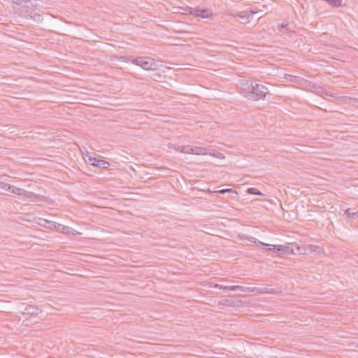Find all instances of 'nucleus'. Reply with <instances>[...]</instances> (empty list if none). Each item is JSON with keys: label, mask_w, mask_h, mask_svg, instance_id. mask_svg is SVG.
Instances as JSON below:
<instances>
[{"label": "nucleus", "mask_w": 358, "mask_h": 358, "mask_svg": "<svg viewBox=\"0 0 358 358\" xmlns=\"http://www.w3.org/2000/svg\"><path fill=\"white\" fill-rule=\"evenodd\" d=\"M96 166L106 169L110 166V163L106 160L99 159V162H97V164H96Z\"/></svg>", "instance_id": "obj_16"}, {"label": "nucleus", "mask_w": 358, "mask_h": 358, "mask_svg": "<svg viewBox=\"0 0 358 358\" xmlns=\"http://www.w3.org/2000/svg\"><path fill=\"white\" fill-rule=\"evenodd\" d=\"M192 154L194 155H204L206 154V148L202 147H193L192 146Z\"/></svg>", "instance_id": "obj_15"}, {"label": "nucleus", "mask_w": 358, "mask_h": 358, "mask_svg": "<svg viewBox=\"0 0 358 358\" xmlns=\"http://www.w3.org/2000/svg\"><path fill=\"white\" fill-rule=\"evenodd\" d=\"M29 18L33 19L34 21L39 22L41 20V15L37 13H34L29 16Z\"/></svg>", "instance_id": "obj_23"}, {"label": "nucleus", "mask_w": 358, "mask_h": 358, "mask_svg": "<svg viewBox=\"0 0 358 358\" xmlns=\"http://www.w3.org/2000/svg\"><path fill=\"white\" fill-rule=\"evenodd\" d=\"M50 226L48 227L50 229H55L62 234H69L71 228L66 226H64L62 224H59L54 222H48Z\"/></svg>", "instance_id": "obj_9"}, {"label": "nucleus", "mask_w": 358, "mask_h": 358, "mask_svg": "<svg viewBox=\"0 0 358 358\" xmlns=\"http://www.w3.org/2000/svg\"><path fill=\"white\" fill-rule=\"evenodd\" d=\"M99 159L95 158V157H89V162L88 163L93 166H96V164H97V162H99Z\"/></svg>", "instance_id": "obj_25"}, {"label": "nucleus", "mask_w": 358, "mask_h": 358, "mask_svg": "<svg viewBox=\"0 0 358 358\" xmlns=\"http://www.w3.org/2000/svg\"><path fill=\"white\" fill-rule=\"evenodd\" d=\"M20 312L22 315L30 317L36 316L39 313H41L37 306L33 305L22 306L20 307Z\"/></svg>", "instance_id": "obj_7"}, {"label": "nucleus", "mask_w": 358, "mask_h": 358, "mask_svg": "<svg viewBox=\"0 0 358 358\" xmlns=\"http://www.w3.org/2000/svg\"><path fill=\"white\" fill-rule=\"evenodd\" d=\"M268 250L278 254L291 255L293 252V246H292V243L287 245H273L272 248H268Z\"/></svg>", "instance_id": "obj_5"}, {"label": "nucleus", "mask_w": 358, "mask_h": 358, "mask_svg": "<svg viewBox=\"0 0 358 358\" xmlns=\"http://www.w3.org/2000/svg\"><path fill=\"white\" fill-rule=\"evenodd\" d=\"M292 246H293V255H307L308 253V250L310 252H313V251H315L316 248H317V247L313 245H308L306 247H300L296 243H292Z\"/></svg>", "instance_id": "obj_6"}, {"label": "nucleus", "mask_w": 358, "mask_h": 358, "mask_svg": "<svg viewBox=\"0 0 358 358\" xmlns=\"http://www.w3.org/2000/svg\"><path fill=\"white\" fill-rule=\"evenodd\" d=\"M257 245L260 246L262 248L266 249V250H268L269 248H272V246H273V245L264 243L259 241H258Z\"/></svg>", "instance_id": "obj_22"}, {"label": "nucleus", "mask_w": 358, "mask_h": 358, "mask_svg": "<svg viewBox=\"0 0 358 358\" xmlns=\"http://www.w3.org/2000/svg\"><path fill=\"white\" fill-rule=\"evenodd\" d=\"M357 347H358V343H357Z\"/></svg>", "instance_id": "obj_31"}, {"label": "nucleus", "mask_w": 358, "mask_h": 358, "mask_svg": "<svg viewBox=\"0 0 358 358\" xmlns=\"http://www.w3.org/2000/svg\"><path fill=\"white\" fill-rule=\"evenodd\" d=\"M229 15L230 16H232L234 17H240V18H245V10L243 11H238V12H235V13H229Z\"/></svg>", "instance_id": "obj_21"}, {"label": "nucleus", "mask_w": 358, "mask_h": 358, "mask_svg": "<svg viewBox=\"0 0 358 358\" xmlns=\"http://www.w3.org/2000/svg\"><path fill=\"white\" fill-rule=\"evenodd\" d=\"M21 196L29 199L31 201H34L38 197V195L36 194L34 192L26 191L23 189V192Z\"/></svg>", "instance_id": "obj_12"}, {"label": "nucleus", "mask_w": 358, "mask_h": 358, "mask_svg": "<svg viewBox=\"0 0 358 358\" xmlns=\"http://www.w3.org/2000/svg\"><path fill=\"white\" fill-rule=\"evenodd\" d=\"M185 10L196 17L210 18L213 16V13L208 9L196 8L194 10L192 8L187 7Z\"/></svg>", "instance_id": "obj_4"}, {"label": "nucleus", "mask_w": 358, "mask_h": 358, "mask_svg": "<svg viewBox=\"0 0 358 358\" xmlns=\"http://www.w3.org/2000/svg\"><path fill=\"white\" fill-rule=\"evenodd\" d=\"M257 10H245V18L252 17L254 14L257 13Z\"/></svg>", "instance_id": "obj_24"}, {"label": "nucleus", "mask_w": 358, "mask_h": 358, "mask_svg": "<svg viewBox=\"0 0 358 358\" xmlns=\"http://www.w3.org/2000/svg\"><path fill=\"white\" fill-rule=\"evenodd\" d=\"M163 76L157 71H153L150 73V78L155 81H161Z\"/></svg>", "instance_id": "obj_18"}, {"label": "nucleus", "mask_w": 358, "mask_h": 358, "mask_svg": "<svg viewBox=\"0 0 358 358\" xmlns=\"http://www.w3.org/2000/svg\"><path fill=\"white\" fill-rule=\"evenodd\" d=\"M132 63L135 65L139 66L145 70L155 71L157 69V64L153 59L147 57H137L133 59Z\"/></svg>", "instance_id": "obj_3"}, {"label": "nucleus", "mask_w": 358, "mask_h": 358, "mask_svg": "<svg viewBox=\"0 0 358 358\" xmlns=\"http://www.w3.org/2000/svg\"><path fill=\"white\" fill-rule=\"evenodd\" d=\"M242 19V22L241 23L243 24H248V23H250V20H249L250 17H247V18H241Z\"/></svg>", "instance_id": "obj_28"}, {"label": "nucleus", "mask_w": 358, "mask_h": 358, "mask_svg": "<svg viewBox=\"0 0 358 358\" xmlns=\"http://www.w3.org/2000/svg\"><path fill=\"white\" fill-rule=\"evenodd\" d=\"M325 95L326 96H331V97H335V96L333 95L331 92H325Z\"/></svg>", "instance_id": "obj_29"}, {"label": "nucleus", "mask_w": 358, "mask_h": 358, "mask_svg": "<svg viewBox=\"0 0 358 358\" xmlns=\"http://www.w3.org/2000/svg\"><path fill=\"white\" fill-rule=\"evenodd\" d=\"M246 192L249 194L262 196L263 194L257 188L249 187L247 189Z\"/></svg>", "instance_id": "obj_19"}, {"label": "nucleus", "mask_w": 358, "mask_h": 358, "mask_svg": "<svg viewBox=\"0 0 358 358\" xmlns=\"http://www.w3.org/2000/svg\"><path fill=\"white\" fill-rule=\"evenodd\" d=\"M319 88L321 90V91H323V88L322 87H320Z\"/></svg>", "instance_id": "obj_30"}, {"label": "nucleus", "mask_w": 358, "mask_h": 358, "mask_svg": "<svg viewBox=\"0 0 358 358\" xmlns=\"http://www.w3.org/2000/svg\"><path fill=\"white\" fill-rule=\"evenodd\" d=\"M218 287L220 289H222L224 291H241L245 292L247 290L253 292L255 288H246L245 287L240 286V285H231V286H224V285H218L215 286Z\"/></svg>", "instance_id": "obj_8"}, {"label": "nucleus", "mask_w": 358, "mask_h": 358, "mask_svg": "<svg viewBox=\"0 0 358 358\" xmlns=\"http://www.w3.org/2000/svg\"><path fill=\"white\" fill-rule=\"evenodd\" d=\"M268 93V90L265 85L251 83L250 90L245 92L244 96L250 101H258L264 99Z\"/></svg>", "instance_id": "obj_1"}, {"label": "nucleus", "mask_w": 358, "mask_h": 358, "mask_svg": "<svg viewBox=\"0 0 358 358\" xmlns=\"http://www.w3.org/2000/svg\"><path fill=\"white\" fill-rule=\"evenodd\" d=\"M278 29L282 32V34L294 32L292 27H290L288 23H281L278 25Z\"/></svg>", "instance_id": "obj_10"}, {"label": "nucleus", "mask_w": 358, "mask_h": 358, "mask_svg": "<svg viewBox=\"0 0 358 358\" xmlns=\"http://www.w3.org/2000/svg\"><path fill=\"white\" fill-rule=\"evenodd\" d=\"M327 3L335 8H338L343 6V0H328Z\"/></svg>", "instance_id": "obj_17"}, {"label": "nucleus", "mask_w": 358, "mask_h": 358, "mask_svg": "<svg viewBox=\"0 0 358 358\" xmlns=\"http://www.w3.org/2000/svg\"><path fill=\"white\" fill-rule=\"evenodd\" d=\"M8 192H10L14 194L21 196L23 192V189L15 187L13 185H10Z\"/></svg>", "instance_id": "obj_13"}, {"label": "nucleus", "mask_w": 358, "mask_h": 358, "mask_svg": "<svg viewBox=\"0 0 358 358\" xmlns=\"http://www.w3.org/2000/svg\"><path fill=\"white\" fill-rule=\"evenodd\" d=\"M10 184L0 181V189L8 191Z\"/></svg>", "instance_id": "obj_26"}, {"label": "nucleus", "mask_w": 358, "mask_h": 358, "mask_svg": "<svg viewBox=\"0 0 358 358\" xmlns=\"http://www.w3.org/2000/svg\"><path fill=\"white\" fill-rule=\"evenodd\" d=\"M177 150L182 153L192 154V146H191V145L180 146V147H178V148Z\"/></svg>", "instance_id": "obj_14"}, {"label": "nucleus", "mask_w": 358, "mask_h": 358, "mask_svg": "<svg viewBox=\"0 0 358 358\" xmlns=\"http://www.w3.org/2000/svg\"><path fill=\"white\" fill-rule=\"evenodd\" d=\"M25 1L26 0H13L12 2L13 3L16 5L15 7H20V6H22V4L24 3V1Z\"/></svg>", "instance_id": "obj_27"}, {"label": "nucleus", "mask_w": 358, "mask_h": 358, "mask_svg": "<svg viewBox=\"0 0 358 358\" xmlns=\"http://www.w3.org/2000/svg\"><path fill=\"white\" fill-rule=\"evenodd\" d=\"M214 193L221 194H224L226 193H236V194H237V192H236V190H235L234 189L229 188V189H222L214 191Z\"/></svg>", "instance_id": "obj_20"}, {"label": "nucleus", "mask_w": 358, "mask_h": 358, "mask_svg": "<svg viewBox=\"0 0 358 358\" xmlns=\"http://www.w3.org/2000/svg\"><path fill=\"white\" fill-rule=\"evenodd\" d=\"M13 8L16 13H18L20 16L29 18L36 10V5L31 0H26L20 7H13Z\"/></svg>", "instance_id": "obj_2"}, {"label": "nucleus", "mask_w": 358, "mask_h": 358, "mask_svg": "<svg viewBox=\"0 0 358 358\" xmlns=\"http://www.w3.org/2000/svg\"><path fill=\"white\" fill-rule=\"evenodd\" d=\"M344 214L348 217L358 219V210H355V209L348 208L344 211Z\"/></svg>", "instance_id": "obj_11"}]
</instances>
